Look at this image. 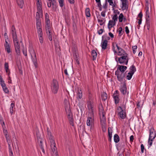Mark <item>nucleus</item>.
I'll use <instances>...</instances> for the list:
<instances>
[{"label": "nucleus", "instance_id": "nucleus-21", "mask_svg": "<svg viewBox=\"0 0 156 156\" xmlns=\"http://www.w3.org/2000/svg\"><path fill=\"white\" fill-rule=\"evenodd\" d=\"M122 2V9L123 10L126 9L127 7V0H120Z\"/></svg>", "mask_w": 156, "mask_h": 156}, {"label": "nucleus", "instance_id": "nucleus-11", "mask_svg": "<svg viewBox=\"0 0 156 156\" xmlns=\"http://www.w3.org/2000/svg\"><path fill=\"white\" fill-rule=\"evenodd\" d=\"M105 37V36H102V42L101 44L102 49L104 50H105L107 48L108 42L107 40L106 39H105V40H103Z\"/></svg>", "mask_w": 156, "mask_h": 156}, {"label": "nucleus", "instance_id": "nucleus-56", "mask_svg": "<svg viewBox=\"0 0 156 156\" xmlns=\"http://www.w3.org/2000/svg\"><path fill=\"white\" fill-rule=\"evenodd\" d=\"M4 68L5 69H9V64L8 62H5L4 64Z\"/></svg>", "mask_w": 156, "mask_h": 156}, {"label": "nucleus", "instance_id": "nucleus-5", "mask_svg": "<svg viewBox=\"0 0 156 156\" xmlns=\"http://www.w3.org/2000/svg\"><path fill=\"white\" fill-rule=\"evenodd\" d=\"M129 69V72L127 73V80H130L131 79L133 75L136 72V69L135 66L133 65L131 66Z\"/></svg>", "mask_w": 156, "mask_h": 156}, {"label": "nucleus", "instance_id": "nucleus-53", "mask_svg": "<svg viewBox=\"0 0 156 156\" xmlns=\"http://www.w3.org/2000/svg\"><path fill=\"white\" fill-rule=\"evenodd\" d=\"M37 7H41V2H40L39 0H37Z\"/></svg>", "mask_w": 156, "mask_h": 156}, {"label": "nucleus", "instance_id": "nucleus-38", "mask_svg": "<svg viewBox=\"0 0 156 156\" xmlns=\"http://www.w3.org/2000/svg\"><path fill=\"white\" fill-rule=\"evenodd\" d=\"M124 16L122 13H121L119 16V22H122L123 21Z\"/></svg>", "mask_w": 156, "mask_h": 156}, {"label": "nucleus", "instance_id": "nucleus-29", "mask_svg": "<svg viewBox=\"0 0 156 156\" xmlns=\"http://www.w3.org/2000/svg\"><path fill=\"white\" fill-rule=\"evenodd\" d=\"M77 95L79 99H81L82 97V91L81 90L78 88Z\"/></svg>", "mask_w": 156, "mask_h": 156}, {"label": "nucleus", "instance_id": "nucleus-39", "mask_svg": "<svg viewBox=\"0 0 156 156\" xmlns=\"http://www.w3.org/2000/svg\"><path fill=\"white\" fill-rule=\"evenodd\" d=\"M99 112L100 113H101L102 114H103V113H105V111L103 108V106H102V104H101V107H99Z\"/></svg>", "mask_w": 156, "mask_h": 156}, {"label": "nucleus", "instance_id": "nucleus-52", "mask_svg": "<svg viewBox=\"0 0 156 156\" xmlns=\"http://www.w3.org/2000/svg\"><path fill=\"white\" fill-rule=\"evenodd\" d=\"M154 139H149V138L148 143V144L149 145V147H151L152 144V141Z\"/></svg>", "mask_w": 156, "mask_h": 156}, {"label": "nucleus", "instance_id": "nucleus-60", "mask_svg": "<svg viewBox=\"0 0 156 156\" xmlns=\"http://www.w3.org/2000/svg\"><path fill=\"white\" fill-rule=\"evenodd\" d=\"M18 69L19 70V73L21 75L23 74V71L21 69V67H20L19 66H18Z\"/></svg>", "mask_w": 156, "mask_h": 156}, {"label": "nucleus", "instance_id": "nucleus-22", "mask_svg": "<svg viewBox=\"0 0 156 156\" xmlns=\"http://www.w3.org/2000/svg\"><path fill=\"white\" fill-rule=\"evenodd\" d=\"M113 97L115 101V103L117 105L119 102L120 101L119 96V95H116Z\"/></svg>", "mask_w": 156, "mask_h": 156}, {"label": "nucleus", "instance_id": "nucleus-15", "mask_svg": "<svg viewBox=\"0 0 156 156\" xmlns=\"http://www.w3.org/2000/svg\"><path fill=\"white\" fill-rule=\"evenodd\" d=\"M127 69V66H123L118 65L117 70H119L121 73H124Z\"/></svg>", "mask_w": 156, "mask_h": 156}, {"label": "nucleus", "instance_id": "nucleus-30", "mask_svg": "<svg viewBox=\"0 0 156 156\" xmlns=\"http://www.w3.org/2000/svg\"><path fill=\"white\" fill-rule=\"evenodd\" d=\"M16 2L21 8H22L24 4L23 0H16Z\"/></svg>", "mask_w": 156, "mask_h": 156}, {"label": "nucleus", "instance_id": "nucleus-59", "mask_svg": "<svg viewBox=\"0 0 156 156\" xmlns=\"http://www.w3.org/2000/svg\"><path fill=\"white\" fill-rule=\"evenodd\" d=\"M106 11V10H105L104 11H103L101 13V16L103 17H105V13Z\"/></svg>", "mask_w": 156, "mask_h": 156}, {"label": "nucleus", "instance_id": "nucleus-40", "mask_svg": "<svg viewBox=\"0 0 156 156\" xmlns=\"http://www.w3.org/2000/svg\"><path fill=\"white\" fill-rule=\"evenodd\" d=\"M88 103H89V105L90 107V109L92 112H93V101H88Z\"/></svg>", "mask_w": 156, "mask_h": 156}, {"label": "nucleus", "instance_id": "nucleus-36", "mask_svg": "<svg viewBox=\"0 0 156 156\" xmlns=\"http://www.w3.org/2000/svg\"><path fill=\"white\" fill-rule=\"evenodd\" d=\"M102 114V117L101 118H100V122L101 123H104V122H106V120L105 117V113H103Z\"/></svg>", "mask_w": 156, "mask_h": 156}, {"label": "nucleus", "instance_id": "nucleus-57", "mask_svg": "<svg viewBox=\"0 0 156 156\" xmlns=\"http://www.w3.org/2000/svg\"><path fill=\"white\" fill-rule=\"evenodd\" d=\"M48 36V39L51 41L52 40V36L51 33L47 34Z\"/></svg>", "mask_w": 156, "mask_h": 156}, {"label": "nucleus", "instance_id": "nucleus-17", "mask_svg": "<svg viewBox=\"0 0 156 156\" xmlns=\"http://www.w3.org/2000/svg\"><path fill=\"white\" fill-rule=\"evenodd\" d=\"M94 121V119H92L91 117L88 116L87 124L88 126H91L92 123Z\"/></svg>", "mask_w": 156, "mask_h": 156}, {"label": "nucleus", "instance_id": "nucleus-44", "mask_svg": "<svg viewBox=\"0 0 156 156\" xmlns=\"http://www.w3.org/2000/svg\"><path fill=\"white\" fill-rule=\"evenodd\" d=\"M37 140V142L39 144V146L40 147H43V145L42 144V141L43 140V139L40 140Z\"/></svg>", "mask_w": 156, "mask_h": 156}, {"label": "nucleus", "instance_id": "nucleus-20", "mask_svg": "<svg viewBox=\"0 0 156 156\" xmlns=\"http://www.w3.org/2000/svg\"><path fill=\"white\" fill-rule=\"evenodd\" d=\"M55 49L56 50V53L59 54L60 53V51H61L60 46H59V45L58 43H55Z\"/></svg>", "mask_w": 156, "mask_h": 156}, {"label": "nucleus", "instance_id": "nucleus-13", "mask_svg": "<svg viewBox=\"0 0 156 156\" xmlns=\"http://www.w3.org/2000/svg\"><path fill=\"white\" fill-rule=\"evenodd\" d=\"M64 105L65 110L68 109L69 108V107H70L69 102L66 98H65L64 100Z\"/></svg>", "mask_w": 156, "mask_h": 156}, {"label": "nucleus", "instance_id": "nucleus-28", "mask_svg": "<svg viewBox=\"0 0 156 156\" xmlns=\"http://www.w3.org/2000/svg\"><path fill=\"white\" fill-rule=\"evenodd\" d=\"M11 34L12 36L17 35L15 26L13 25L11 27Z\"/></svg>", "mask_w": 156, "mask_h": 156}, {"label": "nucleus", "instance_id": "nucleus-18", "mask_svg": "<svg viewBox=\"0 0 156 156\" xmlns=\"http://www.w3.org/2000/svg\"><path fill=\"white\" fill-rule=\"evenodd\" d=\"M78 106H79L81 112V114L83 113V112H84L85 108L83 106V104L79 102L78 103Z\"/></svg>", "mask_w": 156, "mask_h": 156}, {"label": "nucleus", "instance_id": "nucleus-16", "mask_svg": "<svg viewBox=\"0 0 156 156\" xmlns=\"http://www.w3.org/2000/svg\"><path fill=\"white\" fill-rule=\"evenodd\" d=\"M36 135L37 140H40L43 139V134L41 135L39 130L37 129L36 131Z\"/></svg>", "mask_w": 156, "mask_h": 156}, {"label": "nucleus", "instance_id": "nucleus-43", "mask_svg": "<svg viewBox=\"0 0 156 156\" xmlns=\"http://www.w3.org/2000/svg\"><path fill=\"white\" fill-rule=\"evenodd\" d=\"M42 36L43 35H39V41L41 44H42L43 42V38Z\"/></svg>", "mask_w": 156, "mask_h": 156}, {"label": "nucleus", "instance_id": "nucleus-37", "mask_svg": "<svg viewBox=\"0 0 156 156\" xmlns=\"http://www.w3.org/2000/svg\"><path fill=\"white\" fill-rule=\"evenodd\" d=\"M10 46L11 45H8L5 47V51H7L8 53H9L11 52L10 48Z\"/></svg>", "mask_w": 156, "mask_h": 156}, {"label": "nucleus", "instance_id": "nucleus-26", "mask_svg": "<svg viewBox=\"0 0 156 156\" xmlns=\"http://www.w3.org/2000/svg\"><path fill=\"white\" fill-rule=\"evenodd\" d=\"M146 18H150V13L149 11V7L148 5H146Z\"/></svg>", "mask_w": 156, "mask_h": 156}, {"label": "nucleus", "instance_id": "nucleus-34", "mask_svg": "<svg viewBox=\"0 0 156 156\" xmlns=\"http://www.w3.org/2000/svg\"><path fill=\"white\" fill-rule=\"evenodd\" d=\"M146 25L147 28L148 30H149L150 26V18H146Z\"/></svg>", "mask_w": 156, "mask_h": 156}, {"label": "nucleus", "instance_id": "nucleus-63", "mask_svg": "<svg viewBox=\"0 0 156 156\" xmlns=\"http://www.w3.org/2000/svg\"><path fill=\"white\" fill-rule=\"evenodd\" d=\"M5 70L6 73H7L8 76H9L10 74V69H5Z\"/></svg>", "mask_w": 156, "mask_h": 156}, {"label": "nucleus", "instance_id": "nucleus-12", "mask_svg": "<svg viewBox=\"0 0 156 156\" xmlns=\"http://www.w3.org/2000/svg\"><path fill=\"white\" fill-rule=\"evenodd\" d=\"M119 108L121 110L120 112H119L118 114L119 115L120 117L122 119H124L126 116V112L125 111H124L123 109L121 107V106H119L118 109L119 110Z\"/></svg>", "mask_w": 156, "mask_h": 156}, {"label": "nucleus", "instance_id": "nucleus-58", "mask_svg": "<svg viewBox=\"0 0 156 156\" xmlns=\"http://www.w3.org/2000/svg\"><path fill=\"white\" fill-rule=\"evenodd\" d=\"M104 31V29H101L98 31V33L99 35H101L103 32Z\"/></svg>", "mask_w": 156, "mask_h": 156}, {"label": "nucleus", "instance_id": "nucleus-61", "mask_svg": "<svg viewBox=\"0 0 156 156\" xmlns=\"http://www.w3.org/2000/svg\"><path fill=\"white\" fill-rule=\"evenodd\" d=\"M141 152L142 153H143L144 152V146L143 144H141Z\"/></svg>", "mask_w": 156, "mask_h": 156}, {"label": "nucleus", "instance_id": "nucleus-62", "mask_svg": "<svg viewBox=\"0 0 156 156\" xmlns=\"http://www.w3.org/2000/svg\"><path fill=\"white\" fill-rule=\"evenodd\" d=\"M142 13L141 12H140L138 15V17H139L140 19H142Z\"/></svg>", "mask_w": 156, "mask_h": 156}, {"label": "nucleus", "instance_id": "nucleus-6", "mask_svg": "<svg viewBox=\"0 0 156 156\" xmlns=\"http://www.w3.org/2000/svg\"><path fill=\"white\" fill-rule=\"evenodd\" d=\"M49 2H47L48 6L49 8L51 7V5H52V9L54 11H56L57 8L58 7L57 3L56 2V0H48Z\"/></svg>", "mask_w": 156, "mask_h": 156}, {"label": "nucleus", "instance_id": "nucleus-1", "mask_svg": "<svg viewBox=\"0 0 156 156\" xmlns=\"http://www.w3.org/2000/svg\"><path fill=\"white\" fill-rule=\"evenodd\" d=\"M116 70L115 72V75L117 76V78L118 80L121 82L119 90L123 94L125 95L127 92V86L126 82L127 79V75L126 71L125 73H121L120 74V72Z\"/></svg>", "mask_w": 156, "mask_h": 156}, {"label": "nucleus", "instance_id": "nucleus-7", "mask_svg": "<svg viewBox=\"0 0 156 156\" xmlns=\"http://www.w3.org/2000/svg\"><path fill=\"white\" fill-rule=\"evenodd\" d=\"M36 19L37 29H38V28L41 27V20L40 19V15L39 13L38 12H37L36 13Z\"/></svg>", "mask_w": 156, "mask_h": 156}, {"label": "nucleus", "instance_id": "nucleus-3", "mask_svg": "<svg viewBox=\"0 0 156 156\" xmlns=\"http://www.w3.org/2000/svg\"><path fill=\"white\" fill-rule=\"evenodd\" d=\"M65 111L70 124L73 126H74V120L73 118V114L70 108V107L68 109L66 110Z\"/></svg>", "mask_w": 156, "mask_h": 156}, {"label": "nucleus", "instance_id": "nucleus-41", "mask_svg": "<svg viewBox=\"0 0 156 156\" xmlns=\"http://www.w3.org/2000/svg\"><path fill=\"white\" fill-rule=\"evenodd\" d=\"M37 29V33L39 35H43V32L41 27L38 28Z\"/></svg>", "mask_w": 156, "mask_h": 156}, {"label": "nucleus", "instance_id": "nucleus-55", "mask_svg": "<svg viewBox=\"0 0 156 156\" xmlns=\"http://www.w3.org/2000/svg\"><path fill=\"white\" fill-rule=\"evenodd\" d=\"M140 101H138L137 102L136 106H137V108H142V105H143L142 104V105L141 106H140Z\"/></svg>", "mask_w": 156, "mask_h": 156}, {"label": "nucleus", "instance_id": "nucleus-46", "mask_svg": "<svg viewBox=\"0 0 156 156\" xmlns=\"http://www.w3.org/2000/svg\"><path fill=\"white\" fill-rule=\"evenodd\" d=\"M7 40L6 39L5 40V44H4L5 47L7 45H10V43L9 39H8V40H7Z\"/></svg>", "mask_w": 156, "mask_h": 156}, {"label": "nucleus", "instance_id": "nucleus-24", "mask_svg": "<svg viewBox=\"0 0 156 156\" xmlns=\"http://www.w3.org/2000/svg\"><path fill=\"white\" fill-rule=\"evenodd\" d=\"M91 55L93 57V60L94 61L97 56V53L96 51L94 50H93L91 51Z\"/></svg>", "mask_w": 156, "mask_h": 156}, {"label": "nucleus", "instance_id": "nucleus-32", "mask_svg": "<svg viewBox=\"0 0 156 156\" xmlns=\"http://www.w3.org/2000/svg\"><path fill=\"white\" fill-rule=\"evenodd\" d=\"M12 38L13 39L14 44L18 43L19 42L18 38H17V35L12 36Z\"/></svg>", "mask_w": 156, "mask_h": 156}, {"label": "nucleus", "instance_id": "nucleus-50", "mask_svg": "<svg viewBox=\"0 0 156 156\" xmlns=\"http://www.w3.org/2000/svg\"><path fill=\"white\" fill-rule=\"evenodd\" d=\"M2 88L3 90V91L5 93H7V94L9 93V90L6 87H3V88Z\"/></svg>", "mask_w": 156, "mask_h": 156}, {"label": "nucleus", "instance_id": "nucleus-49", "mask_svg": "<svg viewBox=\"0 0 156 156\" xmlns=\"http://www.w3.org/2000/svg\"><path fill=\"white\" fill-rule=\"evenodd\" d=\"M107 1L105 0V3L103 5V7L104 9L106 10L107 8L108 3Z\"/></svg>", "mask_w": 156, "mask_h": 156}, {"label": "nucleus", "instance_id": "nucleus-33", "mask_svg": "<svg viewBox=\"0 0 156 156\" xmlns=\"http://www.w3.org/2000/svg\"><path fill=\"white\" fill-rule=\"evenodd\" d=\"M85 13L86 16L87 17H90V9L89 8H87L86 9Z\"/></svg>", "mask_w": 156, "mask_h": 156}, {"label": "nucleus", "instance_id": "nucleus-25", "mask_svg": "<svg viewBox=\"0 0 156 156\" xmlns=\"http://www.w3.org/2000/svg\"><path fill=\"white\" fill-rule=\"evenodd\" d=\"M101 97L102 101H105L108 97L107 94L105 92H103L102 94H101Z\"/></svg>", "mask_w": 156, "mask_h": 156}, {"label": "nucleus", "instance_id": "nucleus-4", "mask_svg": "<svg viewBox=\"0 0 156 156\" xmlns=\"http://www.w3.org/2000/svg\"><path fill=\"white\" fill-rule=\"evenodd\" d=\"M51 88L52 93L54 94H56L59 89L58 82L55 79H53L51 83Z\"/></svg>", "mask_w": 156, "mask_h": 156}, {"label": "nucleus", "instance_id": "nucleus-51", "mask_svg": "<svg viewBox=\"0 0 156 156\" xmlns=\"http://www.w3.org/2000/svg\"><path fill=\"white\" fill-rule=\"evenodd\" d=\"M16 52L17 54L18 55H20V48H16V49H15Z\"/></svg>", "mask_w": 156, "mask_h": 156}, {"label": "nucleus", "instance_id": "nucleus-14", "mask_svg": "<svg viewBox=\"0 0 156 156\" xmlns=\"http://www.w3.org/2000/svg\"><path fill=\"white\" fill-rule=\"evenodd\" d=\"M51 142L50 146L51 147V149L52 152L53 153H54L56 149V147L55 146V143L54 140H52Z\"/></svg>", "mask_w": 156, "mask_h": 156}, {"label": "nucleus", "instance_id": "nucleus-47", "mask_svg": "<svg viewBox=\"0 0 156 156\" xmlns=\"http://www.w3.org/2000/svg\"><path fill=\"white\" fill-rule=\"evenodd\" d=\"M37 11H38L37 12H38L40 14V12L42 14V9L41 7H37Z\"/></svg>", "mask_w": 156, "mask_h": 156}, {"label": "nucleus", "instance_id": "nucleus-9", "mask_svg": "<svg viewBox=\"0 0 156 156\" xmlns=\"http://www.w3.org/2000/svg\"><path fill=\"white\" fill-rule=\"evenodd\" d=\"M126 58L127 55H126L121 56L120 58H118L116 56L115 57L116 61L117 62H119L120 64H122L124 62Z\"/></svg>", "mask_w": 156, "mask_h": 156}, {"label": "nucleus", "instance_id": "nucleus-64", "mask_svg": "<svg viewBox=\"0 0 156 156\" xmlns=\"http://www.w3.org/2000/svg\"><path fill=\"white\" fill-rule=\"evenodd\" d=\"M50 25H46V31L50 30Z\"/></svg>", "mask_w": 156, "mask_h": 156}, {"label": "nucleus", "instance_id": "nucleus-54", "mask_svg": "<svg viewBox=\"0 0 156 156\" xmlns=\"http://www.w3.org/2000/svg\"><path fill=\"white\" fill-rule=\"evenodd\" d=\"M14 47H15V49H16V48H20V44L18 42V43H16V44H14Z\"/></svg>", "mask_w": 156, "mask_h": 156}, {"label": "nucleus", "instance_id": "nucleus-42", "mask_svg": "<svg viewBox=\"0 0 156 156\" xmlns=\"http://www.w3.org/2000/svg\"><path fill=\"white\" fill-rule=\"evenodd\" d=\"M58 2L60 6L61 7H62L64 5V0H58Z\"/></svg>", "mask_w": 156, "mask_h": 156}, {"label": "nucleus", "instance_id": "nucleus-27", "mask_svg": "<svg viewBox=\"0 0 156 156\" xmlns=\"http://www.w3.org/2000/svg\"><path fill=\"white\" fill-rule=\"evenodd\" d=\"M114 140L115 143H117L119 142L120 138L117 134H115L114 136Z\"/></svg>", "mask_w": 156, "mask_h": 156}, {"label": "nucleus", "instance_id": "nucleus-10", "mask_svg": "<svg viewBox=\"0 0 156 156\" xmlns=\"http://www.w3.org/2000/svg\"><path fill=\"white\" fill-rule=\"evenodd\" d=\"M149 139H154L156 136V132L154 130V129L153 127H151L149 129Z\"/></svg>", "mask_w": 156, "mask_h": 156}, {"label": "nucleus", "instance_id": "nucleus-31", "mask_svg": "<svg viewBox=\"0 0 156 156\" xmlns=\"http://www.w3.org/2000/svg\"><path fill=\"white\" fill-rule=\"evenodd\" d=\"M109 129H108V140L109 142H111V139L112 137V133L110 132Z\"/></svg>", "mask_w": 156, "mask_h": 156}, {"label": "nucleus", "instance_id": "nucleus-2", "mask_svg": "<svg viewBox=\"0 0 156 156\" xmlns=\"http://www.w3.org/2000/svg\"><path fill=\"white\" fill-rule=\"evenodd\" d=\"M29 51L30 54L31 58L34 66L36 68H37V63L35 51L33 48L29 49Z\"/></svg>", "mask_w": 156, "mask_h": 156}, {"label": "nucleus", "instance_id": "nucleus-45", "mask_svg": "<svg viewBox=\"0 0 156 156\" xmlns=\"http://www.w3.org/2000/svg\"><path fill=\"white\" fill-rule=\"evenodd\" d=\"M88 98L89 99L88 101H91L93 100V99L92 97V95L90 92H89L88 93Z\"/></svg>", "mask_w": 156, "mask_h": 156}, {"label": "nucleus", "instance_id": "nucleus-48", "mask_svg": "<svg viewBox=\"0 0 156 156\" xmlns=\"http://www.w3.org/2000/svg\"><path fill=\"white\" fill-rule=\"evenodd\" d=\"M98 22L101 23L100 24V25L101 26H102L105 23V21L103 22V20H100L99 19H98Z\"/></svg>", "mask_w": 156, "mask_h": 156}, {"label": "nucleus", "instance_id": "nucleus-35", "mask_svg": "<svg viewBox=\"0 0 156 156\" xmlns=\"http://www.w3.org/2000/svg\"><path fill=\"white\" fill-rule=\"evenodd\" d=\"M118 16L117 14H115L112 18V20L114 22V25H115L116 23V22L118 20Z\"/></svg>", "mask_w": 156, "mask_h": 156}, {"label": "nucleus", "instance_id": "nucleus-8", "mask_svg": "<svg viewBox=\"0 0 156 156\" xmlns=\"http://www.w3.org/2000/svg\"><path fill=\"white\" fill-rule=\"evenodd\" d=\"M112 50L113 51L115 55L116 54H117L118 55L122 56L126 54V51L124 50L121 51H117V50L115 49V47L113 43L112 44Z\"/></svg>", "mask_w": 156, "mask_h": 156}, {"label": "nucleus", "instance_id": "nucleus-19", "mask_svg": "<svg viewBox=\"0 0 156 156\" xmlns=\"http://www.w3.org/2000/svg\"><path fill=\"white\" fill-rule=\"evenodd\" d=\"M47 133L48 136L50 140V142H51L52 140H54L53 138V137L51 133L49 130V128L48 127L47 128Z\"/></svg>", "mask_w": 156, "mask_h": 156}, {"label": "nucleus", "instance_id": "nucleus-23", "mask_svg": "<svg viewBox=\"0 0 156 156\" xmlns=\"http://www.w3.org/2000/svg\"><path fill=\"white\" fill-rule=\"evenodd\" d=\"M114 22L112 20H110L109 21L108 24V27L109 30H110L111 29L112 27L113 26H115L114 25Z\"/></svg>", "mask_w": 156, "mask_h": 156}]
</instances>
